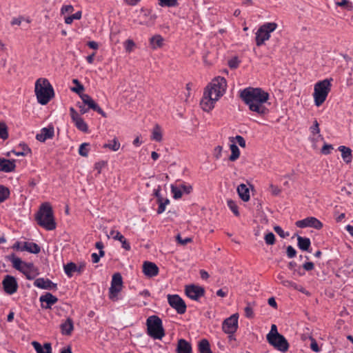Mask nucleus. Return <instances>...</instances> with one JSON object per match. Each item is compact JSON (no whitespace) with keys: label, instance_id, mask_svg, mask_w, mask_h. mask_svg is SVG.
<instances>
[{"label":"nucleus","instance_id":"obj_1","mask_svg":"<svg viewBox=\"0 0 353 353\" xmlns=\"http://www.w3.org/2000/svg\"><path fill=\"white\" fill-rule=\"evenodd\" d=\"M240 97L251 111L260 115H265L268 112L264 103L268 101L270 95L261 88H245L241 91Z\"/></svg>","mask_w":353,"mask_h":353},{"label":"nucleus","instance_id":"obj_2","mask_svg":"<svg viewBox=\"0 0 353 353\" xmlns=\"http://www.w3.org/2000/svg\"><path fill=\"white\" fill-rule=\"evenodd\" d=\"M37 223L47 230H53L56 228L52 208L49 203H43L35 214Z\"/></svg>","mask_w":353,"mask_h":353},{"label":"nucleus","instance_id":"obj_3","mask_svg":"<svg viewBox=\"0 0 353 353\" xmlns=\"http://www.w3.org/2000/svg\"><path fill=\"white\" fill-rule=\"evenodd\" d=\"M34 92L38 102L41 105L47 104L54 95L53 87L49 81L44 78L37 80Z\"/></svg>","mask_w":353,"mask_h":353},{"label":"nucleus","instance_id":"obj_4","mask_svg":"<svg viewBox=\"0 0 353 353\" xmlns=\"http://www.w3.org/2000/svg\"><path fill=\"white\" fill-rule=\"evenodd\" d=\"M332 79H324L317 82L314 85L313 97L314 99V103L316 106L321 105L330 92L331 90V81Z\"/></svg>","mask_w":353,"mask_h":353},{"label":"nucleus","instance_id":"obj_5","mask_svg":"<svg viewBox=\"0 0 353 353\" xmlns=\"http://www.w3.org/2000/svg\"><path fill=\"white\" fill-rule=\"evenodd\" d=\"M147 333L154 339H161L165 336L161 319L156 316H149L146 320Z\"/></svg>","mask_w":353,"mask_h":353},{"label":"nucleus","instance_id":"obj_6","mask_svg":"<svg viewBox=\"0 0 353 353\" xmlns=\"http://www.w3.org/2000/svg\"><path fill=\"white\" fill-rule=\"evenodd\" d=\"M227 83L225 78L217 77L214 78L205 90V92L210 94L215 100H217L224 94Z\"/></svg>","mask_w":353,"mask_h":353},{"label":"nucleus","instance_id":"obj_7","mask_svg":"<svg viewBox=\"0 0 353 353\" xmlns=\"http://www.w3.org/2000/svg\"><path fill=\"white\" fill-rule=\"evenodd\" d=\"M277 26V24L274 22L265 23L261 26L256 32L255 40L256 46H261L265 41H268L270 37V33L274 32Z\"/></svg>","mask_w":353,"mask_h":353},{"label":"nucleus","instance_id":"obj_8","mask_svg":"<svg viewBox=\"0 0 353 353\" xmlns=\"http://www.w3.org/2000/svg\"><path fill=\"white\" fill-rule=\"evenodd\" d=\"M123 280L119 273H115L112 276L111 286L109 289V298L112 301L117 300V296L122 289Z\"/></svg>","mask_w":353,"mask_h":353},{"label":"nucleus","instance_id":"obj_9","mask_svg":"<svg viewBox=\"0 0 353 353\" xmlns=\"http://www.w3.org/2000/svg\"><path fill=\"white\" fill-rule=\"evenodd\" d=\"M168 301L169 305L174 308L178 314H183L186 311L185 301L178 294H168Z\"/></svg>","mask_w":353,"mask_h":353},{"label":"nucleus","instance_id":"obj_10","mask_svg":"<svg viewBox=\"0 0 353 353\" xmlns=\"http://www.w3.org/2000/svg\"><path fill=\"white\" fill-rule=\"evenodd\" d=\"M238 314H234L225 319L222 324L223 332L228 334H233L238 328Z\"/></svg>","mask_w":353,"mask_h":353},{"label":"nucleus","instance_id":"obj_11","mask_svg":"<svg viewBox=\"0 0 353 353\" xmlns=\"http://www.w3.org/2000/svg\"><path fill=\"white\" fill-rule=\"evenodd\" d=\"M296 225L300 228L309 227L316 230H321L323 226V223L314 216H310L304 219L297 221L296 222Z\"/></svg>","mask_w":353,"mask_h":353},{"label":"nucleus","instance_id":"obj_12","mask_svg":"<svg viewBox=\"0 0 353 353\" xmlns=\"http://www.w3.org/2000/svg\"><path fill=\"white\" fill-rule=\"evenodd\" d=\"M268 342L277 350L281 352H285L288 350L289 343L286 339L281 334L270 339Z\"/></svg>","mask_w":353,"mask_h":353},{"label":"nucleus","instance_id":"obj_13","mask_svg":"<svg viewBox=\"0 0 353 353\" xmlns=\"http://www.w3.org/2000/svg\"><path fill=\"white\" fill-rule=\"evenodd\" d=\"M4 291L8 294H13L17 291L18 283L16 279L10 275H6L2 281Z\"/></svg>","mask_w":353,"mask_h":353},{"label":"nucleus","instance_id":"obj_14","mask_svg":"<svg viewBox=\"0 0 353 353\" xmlns=\"http://www.w3.org/2000/svg\"><path fill=\"white\" fill-rule=\"evenodd\" d=\"M185 294L190 299L197 301L204 296L205 290L203 287L192 284L185 287Z\"/></svg>","mask_w":353,"mask_h":353},{"label":"nucleus","instance_id":"obj_15","mask_svg":"<svg viewBox=\"0 0 353 353\" xmlns=\"http://www.w3.org/2000/svg\"><path fill=\"white\" fill-rule=\"evenodd\" d=\"M84 105H88L89 109L96 111L103 117H107L106 113L98 105L97 103L87 94H82L80 95Z\"/></svg>","mask_w":353,"mask_h":353},{"label":"nucleus","instance_id":"obj_16","mask_svg":"<svg viewBox=\"0 0 353 353\" xmlns=\"http://www.w3.org/2000/svg\"><path fill=\"white\" fill-rule=\"evenodd\" d=\"M64 272L68 277H72L74 272L81 274L85 268V264L81 263L78 266L73 262H70L64 265Z\"/></svg>","mask_w":353,"mask_h":353},{"label":"nucleus","instance_id":"obj_17","mask_svg":"<svg viewBox=\"0 0 353 353\" xmlns=\"http://www.w3.org/2000/svg\"><path fill=\"white\" fill-rule=\"evenodd\" d=\"M143 272L148 277H153L158 274V266L150 261H145L143 264Z\"/></svg>","mask_w":353,"mask_h":353},{"label":"nucleus","instance_id":"obj_18","mask_svg":"<svg viewBox=\"0 0 353 353\" xmlns=\"http://www.w3.org/2000/svg\"><path fill=\"white\" fill-rule=\"evenodd\" d=\"M210 93H206L204 92L203 96L201 101L200 105L201 108L206 112L210 111L214 108V103L217 101L211 97Z\"/></svg>","mask_w":353,"mask_h":353},{"label":"nucleus","instance_id":"obj_19","mask_svg":"<svg viewBox=\"0 0 353 353\" xmlns=\"http://www.w3.org/2000/svg\"><path fill=\"white\" fill-rule=\"evenodd\" d=\"M34 285L41 289L53 290L57 289V284L50 280L43 278H38L34 281Z\"/></svg>","mask_w":353,"mask_h":353},{"label":"nucleus","instance_id":"obj_20","mask_svg":"<svg viewBox=\"0 0 353 353\" xmlns=\"http://www.w3.org/2000/svg\"><path fill=\"white\" fill-rule=\"evenodd\" d=\"M54 128L52 126H48L43 128L41 130L40 132L36 136V139L41 142H44L48 139H52L54 137Z\"/></svg>","mask_w":353,"mask_h":353},{"label":"nucleus","instance_id":"obj_21","mask_svg":"<svg viewBox=\"0 0 353 353\" xmlns=\"http://www.w3.org/2000/svg\"><path fill=\"white\" fill-rule=\"evenodd\" d=\"M15 160L0 158V171L10 172L15 169Z\"/></svg>","mask_w":353,"mask_h":353},{"label":"nucleus","instance_id":"obj_22","mask_svg":"<svg viewBox=\"0 0 353 353\" xmlns=\"http://www.w3.org/2000/svg\"><path fill=\"white\" fill-rule=\"evenodd\" d=\"M176 351L177 353H192V345L190 343L188 342L186 340L180 339L178 341Z\"/></svg>","mask_w":353,"mask_h":353},{"label":"nucleus","instance_id":"obj_23","mask_svg":"<svg viewBox=\"0 0 353 353\" xmlns=\"http://www.w3.org/2000/svg\"><path fill=\"white\" fill-rule=\"evenodd\" d=\"M39 301L41 303H46V305L43 307L48 309L50 308L52 305L55 304L57 302L58 299L52 294L48 292L44 295L41 296Z\"/></svg>","mask_w":353,"mask_h":353},{"label":"nucleus","instance_id":"obj_24","mask_svg":"<svg viewBox=\"0 0 353 353\" xmlns=\"http://www.w3.org/2000/svg\"><path fill=\"white\" fill-rule=\"evenodd\" d=\"M110 235L114 239L119 241L122 244V248L125 250H130V243L127 241L126 239L118 231L112 230Z\"/></svg>","mask_w":353,"mask_h":353},{"label":"nucleus","instance_id":"obj_25","mask_svg":"<svg viewBox=\"0 0 353 353\" xmlns=\"http://www.w3.org/2000/svg\"><path fill=\"white\" fill-rule=\"evenodd\" d=\"M338 150L341 152L342 159L346 163H349L352 161V150L350 148L341 145L339 147Z\"/></svg>","mask_w":353,"mask_h":353},{"label":"nucleus","instance_id":"obj_26","mask_svg":"<svg viewBox=\"0 0 353 353\" xmlns=\"http://www.w3.org/2000/svg\"><path fill=\"white\" fill-rule=\"evenodd\" d=\"M16 156H27L31 153L30 148L26 143H20L17 148L12 150Z\"/></svg>","mask_w":353,"mask_h":353},{"label":"nucleus","instance_id":"obj_27","mask_svg":"<svg viewBox=\"0 0 353 353\" xmlns=\"http://www.w3.org/2000/svg\"><path fill=\"white\" fill-rule=\"evenodd\" d=\"M61 332L64 335H70L73 329V321L71 318H68L66 321L61 324Z\"/></svg>","mask_w":353,"mask_h":353},{"label":"nucleus","instance_id":"obj_28","mask_svg":"<svg viewBox=\"0 0 353 353\" xmlns=\"http://www.w3.org/2000/svg\"><path fill=\"white\" fill-rule=\"evenodd\" d=\"M237 192L239 197L243 201H248L250 199V191L246 185L242 183L237 187Z\"/></svg>","mask_w":353,"mask_h":353},{"label":"nucleus","instance_id":"obj_29","mask_svg":"<svg viewBox=\"0 0 353 353\" xmlns=\"http://www.w3.org/2000/svg\"><path fill=\"white\" fill-rule=\"evenodd\" d=\"M21 250L28 251L30 253L38 254L41 251V248L39 245L32 242H24L23 246Z\"/></svg>","mask_w":353,"mask_h":353},{"label":"nucleus","instance_id":"obj_30","mask_svg":"<svg viewBox=\"0 0 353 353\" xmlns=\"http://www.w3.org/2000/svg\"><path fill=\"white\" fill-rule=\"evenodd\" d=\"M32 344L37 353H52L50 343H45L43 345V348L41 347V344L37 341H33Z\"/></svg>","mask_w":353,"mask_h":353},{"label":"nucleus","instance_id":"obj_31","mask_svg":"<svg viewBox=\"0 0 353 353\" xmlns=\"http://www.w3.org/2000/svg\"><path fill=\"white\" fill-rule=\"evenodd\" d=\"M297 245L299 249L303 251H307L310 247L311 242L309 238L297 236Z\"/></svg>","mask_w":353,"mask_h":353},{"label":"nucleus","instance_id":"obj_32","mask_svg":"<svg viewBox=\"0 0 353 353\" xmlns=\"http://www.w3.org/2000/svg\"><path fill=\"white\" fill-rule=\"evenodd\" d=\"M198 350L199 353H212L209 341L205 339H201L198 343Z\"/></svg>","mask_w":353,"mask_h":353},{"label":"nucleus","instance_id":"obj_33","mask_svg":"<svg viewBox=\"0 0 353 353\" xmlns=\"http://www.w3.org/2000/svg\"><path fill=\"white\" fill-rule=\"evenodd\" d=\"M23 265L26 268L21 272H23L26 275L27 279L32 280L35 276V274L33 271L34 268L33 264L30 263H24Z\"/></svg>","mask_w":353,"mask_h":353},{"label":"nucleus","instance_id":"obj_34","mask_svg":"<svg viewBox=\"0 0 353 353\" xmlns=\"http://www.w3.org/2000/svg\"><path fill=\"white\" fill-rule=\"evenodd\" d=\"M231 150V155L229 157V160L231 161H235L240 156V150L235 143H232L230 146Z\"/></svg>","mask_w":353,"mask_h":353},{"label":"nucleus","instance_id":"obj_35","mask_svg":"<svg viewBox=\"0 0 353 353\" xmlns=\"http://www.w3.org/2000/svg\"><path fill=\"white\" fill-rule=\"evenodd\" d=\"M75 126L81 131L82 132H87L88 130V125L85 123V122L83 121V119L79 117L78 118L75 119L72 121Z\"/></svg>","mask_w":353,"mask_h":353},{"label":"nucleus","instance_id":"obj_36","mask_svg":"<svg viewBox=\"0 0 353 353\" xmlns=\"http://www.w3.org/2000/svg\"><path fill=\"white\" fill-rule=\"evenodd\" d=\"M163 39L159 34L154 35L150 39V44L152 45L153 48L161 47L163 45Z\"/></svg>","mask_w":353,"mask_h":353},{"label":"nucleus","instance_id":"obj_37","mask_svg":"<svg viewBox=\"0 0 353 353\" xmlns=\"http://www.w3.org/2000/svg\"><path fill=\"white\" fill-rule=\"evenodd\" d=\"M152 139L156 141H161L162 140V133L161 128L159 125H156L152 130Z\"/></svg>","mask_w":353,"mask_h":353},{"label":"nucleus","instance_id":"obj_38","mask_svg":"<svg viewBox=\"0 0 353 353\" xmlns=\"http://www.w3.org/2000/svg\"><path fill=\"white\" fill-rule=\"evenodd\" d=\"M12 266L17 270L22 272L25 269L23 264L25 263L19 257H13L12 260Z\"/></svg>","mask_w":353,"mask_h":353},{"label":"nucleus","instance_id":"obj_39","mask_svg":"<svg viewBox=\"0 0 353 353\" xmlns=\"http://www.w3.org/2000/svg\"><path fill=\"white\" fill-rule=\"evenodd\" d=\"M8 138V128L4 122H0V139L6 140Z\"/></svg>","mask_w":353,"mask_h":353},{"label":"nucleus","instance_id":"obj_40","mask_svg":"<svg viewBox=\"0 0 353 353\" xmlns=\"http://www.w3.org/2000/svg\"><path fill=\"white\" fill-rule=\"evenodd\" d=\"M72 82L76 85V86L71 88L72 91L79 94L80 96L82 94L81 92L84 90L83 85L77 79H73Z\"/></svg>","mask_w":353,"mask_h":353},{"label":"nucleus","instance_id":"obj_41","mask_svg":"<svg viewBox=\"0 0 353 353\" xmlns=\"http://www.w3.org/2000/svg\"><path fill=\"white\" fill-rule=\"evenodd\" d=\"M10 195V190L3 185H0V203L6 200Z\"/></svg>","mask_w":353,"mask_h":353},{"label":"nucleus","instance_id":"obj_42","mask_svg":"<svg viewBox=\"0 0 353 353\" xmlns=\"http://www.w3.org/2000/svg\"><path fill=\"white\" fill-rule=\"evenodd\" d=\"M227 204L228 208L231 210V211L234 213V214L236 216H239V212L238 206L235 201L232 199H228L227 201Z\"/></svg>","mask_w":353,"mask_h":353},{"label":"nucleus","instance_id":"obj_43","mask_svg":"<svg viewBox=\"0 0 353 353\" xmlns=\"http://www.w3.org/2000/svg\"><path fill=\"white\" fill-rule=\"evenodd\" d=\"M81 18V12L78 11L76 13L65 18V23L71 24L74 19L79 20Z\"/></svg>","mask_w":353,"mask_h":353},{"label":"nucleus","instance_id":"obj_44","mask_svg":"<svg viewBox=\"0 0 353 353\" xmlns=\"http://www.w3.org/2000/svg\"><path fill=\"white\" fill-rule=\"evenodd\" d=\"M90 144L88 143H83L80 145L79 148V153L82 157H87L88 155Z\"/></svg>","mask_w":353,"mask_h":353},{"label":"nucleus","instance_id":"obj_45","mask_svg":"<svg viewBox=\"0 0 353 353\" xmlns=\"http://www.w3.org/2000/svg\"><path fill=\"white\" fill-rule=\"evenodd\" d=\"M104 148H108L112 151H117L120 148V143L114 139L110 143L105 144Z\"/></svg>","mask_w":353,"mask_h":353},{"label":"nucleus","instance_id":"obj_46","mask_svg":"<svg viewBox=\"0 0 353 353\" xmlns=\"http://www.w3.org/2000/svg\"><path fill=\"white\" fill-rule=\"evenodd\" d=\"M161 6L175 7L178 6L177 0H159Z\"/></svg>","mask_w":353,"mask_h":353},{"label":"nucleus","instance_id":"obj_47","mask_svg":"<svg viewBox=\"0 0 353 353\" xmlns=\"http://www.w3.org/2000/svg\"><path fill=\"white\" fill-rule=\"evenodd\" d=\"M171 191L173 194V197L175 199H179L182 196L183 192L180 187L178 188L174 185H171Z\"/></svg>","mask_w":353,"mask_h":353},{"label":"nucleus","instance_id":"obj_48","mask_svg":"<svg viewBox=\"0 0 353 353\" xmlns=\"http://www.w3.org/2000/svg\"><path fill=\"white\" fill-rule=\"evenodd\" d=\"M264 240L265 241V243L267 245H274V243H275V236L274 234L270 232H268L265 236H264Z\"/></svg>","mask_w":353,"mask_h":353},{"label":"nucleus","instance_id":"obj_49","mask_svg":"<svg viewBox=\"0 0 353 353\" xmlns=\"http://www.w3.org/2000/svg\"><path fill=\"white\" fill-rule=\"evenodd\" d=\"M280 335V334L278 332L277 327L276 325L272 324L271 326V330L270 332L266 336V339L268 341L270 339L275 338V336Z\"/></svg>","mask_w":353,"mask_h":353},{"label":"nucleus","instance_id":"obj_50","mask_svg":"<svg viewBox=\"0 0 353 353\" xmlns=\"http://www.w3.org/2000/svg\"><path fill=\"white\" fill-rule=\"evenodd\" d=\"M159 203V208L157 209V214H160L163 213L165 210V206L170 203L168 199H165L164 201H157Z\"/></svg>","mask_w":353,"mask_h":353},{"label":"nucleus","instance_id":"obj_51","mask_svg":"<svg viewBox=\"0 0 353 353\" xmlns=\"http://www.w3.org/2000/svg\"><path fill=\"white\" fill-rule=\"evenodd\" d=\"M245 315L247 318L252 319L254 317V312L251 303H248L244 309Z\"/></svg>","mask_w":353,"mask_h":353},{"label":"nucleus","instance_id":"obj_52","mask_svg":"<svg viewBox=\"0 0 353 353\" xmlns=\"http://www.w3.org/2000/svg\"><path fill=\"white\" fill-rule=\"evenodd\" d=\"M274 230L278 234L281 238H285L289 236L288 232H285L283 230L279 225L274 227Z\"/></svg>","mask_w":353,"mask_h":353},{"label":"nucleus","instance_id":"obj_53","mask_svg":"<svg viewBox=\"0 0 353 353\" xmlns=\"http://www.w3.org/2000/svg\"><path fill=\"white\" fill-rule=\"evenodd\" d=\"M286 254L288 258L292 259L296 256V251L292 245H288L286 249Z\"/></svg>","mask_w":353,"mask_h":353},{"label":"nucleus","instance_id":"obj_54","mask_svg":"<svg viewBox=\"0 0 353 353\" xmlns=\"http://www.w3.org/2000/svg\"><path fill=\"white\" fill-rule=\"evenodd\" d=\"M283 285L288 288H292L294 289L303 292L301 289H299L298 288V285L295 283L291 281L285 280V281L283 282Z\"/></svg>","mask_w":353,"mask_h":353},{"label":"nucleus","instance_id":"obj_55","mask_svg":"<svg viewBox=\"0 0 353 353\" xmlns=\"http://www.w3.org/2000/svg\"><path fill=\"white\" fill-rule=\"evenodd\" d=\"M176 238L177 242L179 244L182 245H185L187 243H188L192 241V239L191 238L187 237V238H185V239H182L181 236L179 234H178Z\"/></svg>","mask_w":353,"mask_h":353},{"label":"nucleus","instance_id":"obj_56","mask_svg":"<svg viewBox=\"0 0 353 353\" xmlns=\"http://www.w3.org/2000/svg\"><path fill=\"white\" fill-rule=\"evenodd\" d=\"M310 130L313 134H319L320 132L319 124L316 120H314L312 126L310 127Z\"/></svg>","mask_w":353,"mask_h":353},{"label":"nucleus","instance_id":"obj_57","mask_svg":"<svg viewBox=\"0 0 353 353\" xmlns=\"http://www.w3.org/2000/svg\"><path fill=\"white\" fill-rule=\"evenodd\" d=\"M106 162L105 161H99L95 163L94 169L97 170V174H100L101 172V170L105 167Z\"/></svg>","mask_w":353,"mask_h":353},{"label":"nucleus","instance_id":"obj_58","mask_svg":"<svg viewBox=\"0 0 353 353\" xmlns=\"http://www.w3.org/2000/svg\"><path fill=\"white\" fill-rule=\"evenodd\" d=\"M235 139L236 142L238 143V144L242 147V148H245L246 144H245V141L244 139V138L240 135H237L236 136L235 138H232V140Z\"/></svg>","mask_w":353,"mask_h":353},{"label":"nucleus","instance_id":"obj_59","mask_svg":"<svg viewBox=\"0 0 353 353\" xmlns=\"http://www.w3.org/2000/svg\"><path fill=\"white\" fill-rule=\"evenodd\" d=\"M160 191H161V186L160 185H159L157 189L154 190V194H153L157 199V201H161L163 200V198L161 195Z\"/></svg>","mask_w":353,"mask_h":353},{"label":"nucleus","instance_id":"obj_60","mask_svg":"<svg viewBox=\"0 0 353 353\" xmlns=\"http://www.w3.org/2000/svg\"><path fill=\"white\" fill-rule=\"evenodd\" d=\"M333 149V147L332 145H330V144H325L322 149H321V152L324 154H328L330 153V151L331 150Z\"/></svg>","mask_w":353,"mask_h":353},{"label":"nucleus","instance_id":"obj_61","mask_svg":"<svg viewBox=\"0 0 353 353\" xmlns=\"http://www.w3.org/2000/svg\"><path fill=\"white\" fill-rule=\"evenodd\" d=\"M270 189L271 193L275 196L279 195L281 192V189L279 187L274 185L273 184L270 185Z\"/></svg>","mask_w":353,"mask_h":353},{"label":"nucleus","instance_id":"obj_62","mask_svg":"<svg viewBox=\"0 0 353 353\" xmlns=\"http://www.w3.org/2000/svg\"><path fill=\"white\" fill-rule=\"evenodd\" d=\"M239 63V61L237 60L236 58H234L233 59H231L228 62V65L230 68L235 69L238 67Z\"/></svg>","mask_w":353,"mask_h":353},{"label":"nucleus","instance_id":"obj_63","mask_svg":"<svg viewBox=\"0 0 353 353\" xmlns=\"http://www.w3.org/2000/svg\"><path fill=\"white\" fill-rule=\"evenodd\" d=\"M74 8H73V6H71V5H66V6H63L62 8H61V13L62 14H65V13H67V12H72L73 11Z\"/></svg>","mask_w":353,"mask_h":353},{"label":"nucleus","instance_id":"obj_64","mask_svg":"<svg viewBox=\"0 0 353 353\" xmlns=\"http://www.w3.org/2000/svg\"><path fill=\"white\" fill-rule=\"evenodd\" d=\"M134 46V43L132 40L128 39L125 43V50L128 52L132 51L133 47Z\"/></svg>","mask_w":353,"mask_h":353}]
</instances>
